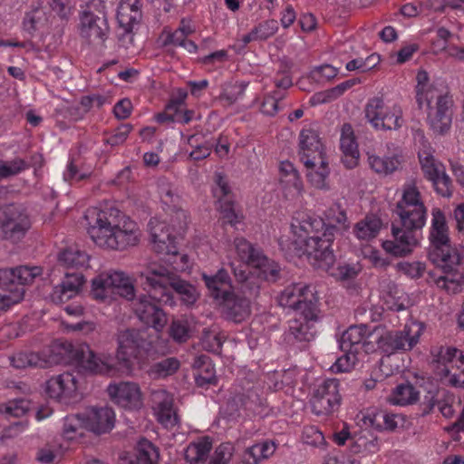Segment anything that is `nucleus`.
Instances as JSON below:
<instances>
[{"label":"nucleus","instance_id":"nucleus-1","mask_svg":"<svg viewBox=\"0 0 464 464\" xmlns=\"http://www.w3.org/2000/svg\"><path fill=\"white\" fill-rule=\"evenodd\" d=\"M152 249L167 256V259L150 260L144 264L137 276L145 291L155 302L169 306L176 305L174 293L186 305L194 304L199 293L198 289L179 276L190 267L187 255H179L176 237L169 232L165 219L152 218L149 223Z\"/></svg>","mask_w":464,"mask_h":464},{"label":"nucleus","instance_id":"nucleus-2","mask_svg":"<svg viewBox=\"0 0 464 464\" xmlns=\"http://www.w3.org/2000/svg\"><path fill=\"white\" fill-rule=\"evenodd\" d=\"M293 247L298 255L306 256L316 268L323 269L339 280L353 278L359 269L351 265L334 268V256L331 249L336 227L324 221L310 211H298L292 219Z\"/></svg>","mask_w":464,"mask_h":464},{"label":"nucleus","instance_id":"nucleus-3","mask_svg":"<svg viewBox=\"0 0 464 464\" xmlns=\"http://www.w3.org/2000/svg\"><path fill=\"white\" fill-rule=\"evenodd\" d=\"M87 232L96 246L122 251L139 244L141 231L138 224L114 208H89L85 213Z\"/></svg>","mask_w":464,"mask_h":464},{"label":"nucleus","instance_id":"nucleus-4","mask_svg":"<svg viewBox=\"0 0 464 464\" xmlns=\"http://www.w3.org/2000/svg\"><path fill=\"white\" fill-rule=\"evenodd\" d=\"M395 211L402 228L392 227L393 240L383 241L382 247L392 256H403L411 254L418 245L413 231L421 229L427 219V208L415 182L403 184Z\"/></svg>","mask_w":464,"mask_h":464},{"label":"nucleus","instance_id":"nucleus-5","mask_svg":"<svg viewBox=\"0 0 464 464\" xmlns=\"http://www.w3.org/2000/svg\"><path fill=\"white\" fill-rule=\"evenodd\" d=\"M278 303L295 312L294 318L289 322L288 337L297 342L312 341L320 320L318 298L312 287L301 282L291 284L281 292Z\"/></svg>","mask_w":464,"mask_h":464},{"label":"nucleus","instance_id":"nucleus-6","mask_svg":"<svg viewBox=\"0 0 464 464\" xmlns=\"http://www.w3.org/2000/svg\"><path fill=\"white\" fill-rule=\"evenodd\" d=\"M298 156L306 169L308 182L316 189H330L329 157L318 132L312 128L303 129L298 137Z\"/></svg>","mask_w":464,"mask_h":464},{"label":"nucleus","instance_id":"nucleus-7","mask_svg":"<svg viewBox=\"0 0 464 464\" xmlns=\"http://www.w3.org/2000/svg\"><path fill=\"white\" fill-rule=\"evenodd\" d=\"M416 81L417 103L427 113L430 129L438 134L447 132L451 125V97L430 82L425 71L418 72Z\"/></svg>","mask_w":464,"mask_h":464},{"label":"nucleus","instance_id":"nucleus-8","mask_svg":"<svg viewBox=\"0 0 464 464\" xmlns=\"http://www.w3.org/2000/svg\"><path fill=\"white\" fill-rule=\"evenodd\" d=\"M145 333L137 329H124L117 334L116 357L111 354L102 353L101 355L111 356L116 372L119 371L127 375H133L135 370H143L146 366L144 355H150L151 343L145 339Z\"/></svg>","mask_w":464,"mask_h":464},{"label":"nucleus","instance_id":"nucleus-9","mask_svg":"<svg viewBox=\"0 0 464 464\" xmlns=\"http://www.w3.org/2000/svg\"><path fill=\"white\" fill-rule=\"evenodd\" d=\"M53 351L57 356L52 359L53 362H76L92 373L112 374L116 372L111 356L95 354L86 343L74 345L68 341H60L54 343Z\"/></svg>","mask_w":464,"mask_h":464},{"label":"nucleus","instance_id":"nucleus-10","mask_svg":"<svg viewBox=\"0 0 464 464\" xmlns=\"http://www.w3.org/2000/svg\"><path fill=\"white\" fill-rule=\"evenodd\" d=\"M136 295L134 279L121 270H110L97 275L91 282V295L93 299L111 303L117 295L127 300Z\"/></svg>","mask_w":464,"mask_h":464},{"label":"nucleus","instance_id":"nucleus-11","mask_svg":"<svg viewBox=\"0 0 464 464\" xmlns=\"http://www.w3.org/2000/svg\"><path fill=\"white\" fill-rule=\"evenodd\" d=\"M42 273L40 266H21L0 269V310L21 302L24 296L23 285L32 284Z\"/></svg>","mask_w":464,"mask_h":464},{"label":"nucleus","instance_id":"nucleus-12","mask_svg":"<svg viewBox=\"0 0 464 464\" xmlns=\"http://www.w3.org/2000/svg\"><path fill=\"white\" fill-rule=\"evenodd\" d=\"M425 329L424 323L410 321L402 331H388L378 326L372 331V337L383 353L391 354L412 350L419 343Z\"/></svg>","mask_w":464,"mask_h":464},{"label":"nucleus","instance_id":"nucleus-13","mask_svg":"<svg viewBox=\"0 0 464 464\" xmlns=\"http://www.w3.org/2000/svg\"><path fill=\"white\" fill-rule=\"evenodd\" d=\"M110 33L106 5L102 0H92L80 14L79 34L91 44H103Z\"/></svg>","mask_w":464,"mask_h":464},{"label":"nucleus","instance_id":"nucleus-14","mask_svg":"<svg viewBox=\"0 0 464 464\" xmlns=\"http://www.w3.org/2000/svg\"><path fill=\"white\" fill-rule=\"evenodd\" d=\"M364 114L370 125L377 130H395L403 123L401 105L382 96L370 99L365 105Z\"/></svg>","mask_w":464,"mask_h":464},{"label":"nucleus","instance_id":"nucleus-15","mask_svg":"<svg viewBox=\"0 0 464 464\" xmlns=\"http://www.w3.org/2000/svg\"><path fill=\"white\" fill-rule=\"evenodd\" d=\"M435 372L440 381L453 387L464 388V354L451 346L440 347L433 354Z\"/></svg>","mask_w":464,"mask_h":464},{"label":"nucleus","instance_id":"nucleus-16","mask_svg":"<svg viewBox=\"0 0 464 464\" xmlns=\"http://www.w3.org/2000/svg\"><path fill=\"white\" fill-rule=\"evenodd\" d=\"M312 411L318 416L334 413L341 404L340 384L336 379L318 381L310 392Z\"/></svg>","mask_w":464,"mask_h":464},{"label":"nucleus","instance_id":"nucleus-17","mask_svg":"<svg viewBox=\"0 0 464 464\" xmlns=\"http://www.w3.org/2000/svg\"><path fill=\"white\" fill-rule=\"evenodd\" d=\"M46 395L63 404H71L82 397V385L78 375L63 372L49 378L44 384Z\"/></svg>","mask_w":464,"mask_h":464},{"label":"nucleus","instance_id":"nucleus-18","mask_svg":"<svg viewBox=\"0 0 464 464\" xmlns=\"http://www.w3.org/2000/svg\"><path fill=\"white\" fill-rule=\"evenodd\" d=\"M30 227V219L22 207L14 204L0 207V232L4 238L17 242Z\"/></svg>","mask_w":464,"mask_h":464},{"label":"nucleus","instance_id":"nucleus-19","mask_svg":"<svg viewBox=\"0 0 464 464\" xmlns=\"http://www.w3.org/2000/svg\"><path fill=\"white\" fill-rule=\"evenodd\" d=\"M419 160L424 177L432 183L435 191L442 197L452 195V182L446 168L427 150L419 152Z\"/></svg>","mask_w":464,"mask_h":464},{"label":"nucleus","instance_id":"nucleus-20","mask_svg":"<svg viewBox=\"0 0 464 464\" xmlns=\"http://www.w3.org/2000/svg\"><path fill=\"white\" fill-rule=\"evenodd\" d=\"M141 294L132 301V310L139 321L149 327H152L157 332L161 331L167 324V315L165 312L152 301L150 293Z\"/></svg>","mask_w":464,"mask_h":464},{"label":"nucleus","instance_id":"nucleus-21","mask_svg":"<svg viewBox=\"0 0 464 464\" xmlns=\"http://www.w3.org/2000/svg\"><path fill=\"white\" fill-rule=\"evenodd\" d=\"M107 392L110 399L123 409L136 411L143 406V394L137 382H112L108 385Z\"/></svg>","mask_w":464,"mask_h":464},{"label":"nucleus","instance_id":"nucleus-22","mask_svg":"<svg viewBox=\"0 0 464 464\" xmlns=\"http://www.w3.org/2000/svg\"><path fill=\"white\" fill-rule=\"evenodd\" d=\"M265 401L255 392L247 391L245 394H239L227 401L226 406L221 408V414L230 419H235L241 415V411H245L248 416L251 413L261 415L264 413L263 408Z\"/></svg>","mask_w":464,"mask_h":464},{"label":"nucleus","instance_id":"nucleus-23","mask_svg":"<svg viewBox=\"0 0 464 464\" xmlns=\"http://www.w3.org/2000/svg\"><path fill=\"white\" fill-rule=\"evenodd\" d=\"M141 17L139 0H121L117 11V20L123 34L120 36L121 44L129 48L132 44V29Z\"/></svg>","mask_w":464,"mask_h":464},{"label":"nucleus","instance_id":"nucleus-24","mask_svg":"<svg viewBox=\"0 0 464 464\" xmlns=\"http://www.w3.org/2000/svg\"><path fill=\"white\" fill-rule=\"evenodd\" d=\"M173 401L172 394L165 390H158L152 393L153 414L166 429H173L179 423V416Z\"/></svg>","mask_w":464,"mask_h":464},{"label":"nucleus","instance_id":"nucleus-25","mask_svg":"<svg viewBox=\"0 0 464 464\" xmlns=\"http://www.w3.org/2000/svg\"><path fill=\"white\" fill-rule=\"evenodd\" d=\"M233 247L242 264L236 266L235 263L230 261L229 265L231 266L234 275L238 281L247 282V271L261 253L254 248V246L243 237L235 238Z\"/></svg>","mask_w":464,"mask_h":464},{"label":"nucleus","instance_id":"nucleus-26","mask_svg":"<svg viewBox=\"0 0 464 464\" xmlns=\"http://www.w3.org/2000/svg\"><path fill=\"white\" fill-rule=\"evenodd\" d=\"M372 332H369L364 324L350 326L341 336L340 347L342 350L353 349L365 353L374 351L372 341H367L372 337Z\"/></svg>","mask_w":464,"mask_h":464},{"label":"nucleus","instance_id":"nucleus-27","mask_svg":"<svg viewBox=\"0 0 464 464\" xmlns=\"http://www.w3.org/2000/svg\"><path fill=\"white\" fill-rule=\"evenodd\" d=\"M279 183L284 195L288 199L300 197L304 192V184L294 164L288 160L279 164Z\"/></svg>","mask_w":464,"mask_h":464},{"label":"nucleus","instance_id":"nucleus-28","mask_svg":"<svg viewBox=\"0 0 464 464\" xmlns=\"http://www.w3.org/2000/svg\"><path fill=\"white\" fill-rule=\"evenodd\" d=\"M85 429L94 433L109 432L115 424V412L110 407L92 408L83 413Z\"/></svg>","mask_w":464,"mask_h":464},{"label":"nucleus","instance_id":"nucleus-29","mask_svg":"<svg viewBox=\"0 0 464 464\" xmlns=\"http://www.w3.org/2000/svg\"><path fill=\"white\" fill-rule=\"evenodd\" d=\"M202 278L206 284L208 293L216 302L221 305L228 300L234 293L232 292L231 280L227 272L221 268L216 275H202Z\"/></svg>","mask_w":464,"mask_h":464},{"label":"nucleus","instance_id":"nucleus-30","mask_svg":"<svg viewBox=\"0 0 464 464\" xmlns=\"http://www.w3.org/2000/svg\"><path fill=\"white\" fill-rule=\"evenodd\" d=\"M342 162L346 169H353L359 165L360 151L353 127L343 124L340 134Z\"/></svg>","mask_w":464,"mask_h":464},{"label":"nucleus","instance_id":"nucleus-31","mask_svg":"<svg viewBox=\"0 0 464 464\" xmlns=\"http://www.w3.org/2000/svg\"><path fill=\"white\" fill-rule=\"evenodd\" d=\"M380 303L382 309L392 311L405 310L409 299L405 292L391 281L382 282L380 289Z\"/></svg>","mask_w":464,"mask_h":464},{"label":"nucleus","instance_id":"nucleus-32","mask_svg":"<svg viewBox=\"0 0 464 464\" xmlns=\"http://www.w3.org/2000/svg\"><path fill=\"white\" fill-rule=\"evenodd\" d=\"M214 197L217 198L220 204L221 217L225 222L233 226L240 222L241 217L237 213L234 205L227 198L228 187L226 180L221 177H217L216 187L213 188Z\"/></svg>","mask_w":464,"mask_h":464},{"label":"nucleus","instance_id":"nucleus-33","mask_svg":"<svg viewBox=\"0 0 464 464\" xmlns=\"http://www.w3.org/2000/svg\"><path fill=\"white\" fill-rule=\"evenodd\" d=\"M403 421L404 418L402 415L378 411H368L362 418L363 426L374 430H394L402 425Z\"/></svg>","mask_w":464,"mask_h":464},{"label":"nucleus","instance_id":"nucleus-34","mask_svg":"<svg viewBox=\"0 0 464 464\" xmlns=\"http://www.w3.org/2000/svg\"><path fill=\"white\" fill-rule=\"evenodd\" d=\"M367 162L370 169L380 176L391 175L401 166V159L398 153L381 156L373 152H368Z\"/></svg>","mask_w":464,"mask_h":464},{"label":"nucleus","instance_id":"nucleus-35","mask_svg":"<svg viewBox=\"0 0 464 464\" xmlns=\"http://www.w3.org/2000/svg\"><path fill=\"white\" fill-rule=\"evenodd\" d=\"M83 278L78 274H67L62 283L56 285L51 295L54 303H64L79 294Z\"/></svg>","mask_w":464,"mask_h":464},{"label":"nucleus","instance_id":"nucleus-36","mask_svg":"<svg viewBox=\"0 0 464 464\" xmlns=\"http://www.w3.org/2000/svg\"><path fill=\"white\" fill-rule=\"evenodd\" d=\"M382 222L375 215H367L356 222L353 227L354 237L361 242H370L380 233Z\"/></svg>","mask_w":464,"mask_h":464},{"label":"nucleus","instance_id":"nucleus-37","mask_svg":"<svg viewBox=\"0 0 464 464\" xmlns=\"http://www.w3.org/2000/svg\"><path fill=\"white\" fill-rule=\"evenodd\" d=\"M135 457H123L120 464H158V449L148 440L141 439L137 444Z\"/></svg>","mask_w":464,"mask_h":464},{"label":"nucleus","instance_id":"nucleus-38","mask_svg":"<svg viewBox=\"0 0 464 464\" xmlns=\"http://www.w3.org/2000/svg\"><path fill=\"white\" fill-rule=\"evenodd\" d=\"M276 444L273 440H263L246 449L242 456L244 464H259L274 455Z\"/></svg>","mask_w":464,"mask_h":464},{"label":"nucleus","instance_id":"nucleus-39","mask_svg":"<svg viewBox=\"0 0 464 464\" xmlns=\"http://www.w3.org/2000/svg\"><path fill=\"white\" fill-rule=\"evenodd\" d=\"M279 266L260 254L256 262L247 271L248 281L253 276L261 280L275 281L278 277Z\"/></svg>","mask_w":464,"mask_h":464},{"label":"nucleus","instance_id":"nucleus-40","mask_svg":"<svg viewBox=\"0 0 464 464\" xmlns=\"http://www.w3.org/2000/svg\"><path fill=\"white\" fill-rule=\"evenodd\" d=\"M227 316L235 321L242 322L250 314V303L246 297L233 294L228 300L221 304Z\"/></svg>","mask_w":464,"mask_h":464},{"label":"nucleus","instance_id":"nucleus-41","mask_svg":"<svg viewBox=\"0 0 464 464\" xmlns=\"http://www.w3.org/2000/svg\"><path fill=\"white\" fill-rule=\"evenodd\" d=\"M420 392L410 382L397 385L390 396L388 401L393 405L405 406L415 403L419 400Z\"/></svg>","mask_w":464,"mask_h":464},{"label":"nucleus","instance_id":"nucleus-42","mask_svg":"<svg viewBox=\"0 0 464 464\" xmlns=\"http://www.w3.org/2000/svg\"><path fill=\"white\" fill-rule=\"evenodd\" d=\"M48 22L45 10L42 7H34L25 13L23 20V30L33 36L36 32L44 29Z\"/></svg>","mask_w":464,"mask_h":464},{"label":"nucleus","instance_id":"nucleus-43","mask_svg":"<svg viewBox=\"0 0 464 464\" xmlns=\"http://www.w3.org/2000/svg\"><path fill=\"white\" fill-rule=\"evenodd\" d=\"M212 448V441L208 437L199 438L187 447L185 458L189 463L204 461Z\"/></svg>","mask_w":464,"mask_h":464},{"label":"nucleus","instance_id":"nucleus-44","mask_svg":"<svg viewBox=\"0 0 464 464\" xmlns=\"http://www.w3.org/2000/svg\"><path fill=\"white\" fill-rule=\"evenodd\" d=\"M58 260L67 267L83 268L88 266L90 256L78 247L71 246L60 253Z\"/></svg>","mask_w":464,"mask_h":464},{"label":"nucleus","instance_id":"nucleus-45","mask_svg":"<svg viewBox=\"0 0 464 464\" xmlns=\"http://www.w3.org/2000/svg\"><path fill=\"white\" fill-rule=\"evenodd\" d=\"M85 429V419L82 415H70L64 418L63 437L71 441L78 440Z\"/></svg>","mask_w":464,"mask_h":464},{"label":"nucleus","instance_id":"nucleus-46","mask_svg":"<svg viewBox=\"0 0 464 464\" xmlns=\"http://www.w3.org/2000/svg\"><path fill=\"white\" fill-rule=\"evenodd\" d=\"M324 217L330 223H334L344 230L350 227L346 208L339 201L333 203L325 210Z\"/></svg>","mask_w":464,"mask_h":464},{"label":"nucleus","instance_id":"nucleus-47","mask_svg":"<svg viewBox=\"0 0 464 464\" xmlns=\"http://www.w3.org/2000/svg\"><path fill=\"white\" fill-rule=\"evenodd\" d=\"M344 353L331 366L334 372H346L354 368L361 359L362 352L353 349L342 350Z\"/></svg>","mask_w":464,"mask_h":464},{"label":"nucleus","instance_id":"nucleus-48","mask_svg":"<svg viewBox=\"0 0 464 464\" xmlns=\"http://www.w3.org/2000/svg\"><path fill=\"white\" fill-rule=\"evenodd\" d=\"M198 368L196 382L198 385L212 383L216 380V372L213 365L207 356H200L196 361Z\"/></svg>","mask_w":464,"mask_h":464},{"label":"nucleus","instance_id":"nucleus-49","mask_svg":"<svg viewBox=\"0 0 464 464\" xmlns=\"http://www.w3.org/2000/svg\"><path fill=\"white\" fill-rule=\"evenodd\" d=\"M159 194L162 204L169 208L179 206L180 197L178 188L174 185L166 180H160L159 183Z\"/></svg>","mask_w":464,"mask_h":464},{"label":"nucleus","instance_id":"nucleus-50","mask_svg":"<svg viewBox=\"0 0 464 464\" xmlns=\"http://www.w3.org/2000/svg\"><path fill=\"white\" fill-rule=\"evenodd\" d=\"M11 363L14 368L24 369L29 366L43 367L46 361L35 353H18L11 358Z\"/></svg>","mask_w":464,"mask_h":464},{"label":"nucleus","instance_id":"nucleus-51","mask_svg":"<svg viewBox=\"0 0 464 464\" xmlns=\"http://www.w3.org/2000/svg\"><path fill=\"white\" fill-rule=\"evenodd\" d=\"M179 367V362L175 358H167L161 362L154 363L148 373L152 378L166 377L174 373Z\"/></svg>","mask_w":464,"mask_h":464},{"label":"nucleus","instance_id":"nucleus-52","mask_svg":"<svg viewBox=\"0 0 464 464\" xmlns=\"http://www.w3.org/2000/svg\"><path fill=\"white\" fill-rule=\"evenodd\" d=\"M379 450V444L377 440L372 437H365L362 436L359 437L355 442L354 445L352 448V451L354 454H360L362 456H366L369 454L375 453Z\"/></svg>","mask_w":464,"mask_h":464},{"label":"nucleus","instance_id":"nucleus-53","mask_svg":"<svg viewBox=\"0 0 464 464\" xmlns=\"http://www.w3.org/2000/svg\"><path fill=\"white\" fill-rule=\"evenodd\" d=\"M29 409L28 401L24 400H14L0 407V411L7 418L21 417L25 414Z\"/></svg>","mask_w":464,"mask_h":464},{"label":"nucleus","instance_id":"nucleus-54","mask_svg":"<svg viewBox=\"0 0 464 464\" xmlns=\"http://www.w3.org/2000/svg\"><path fill=\"white\" fill-rule=\"evenodd\" d=\"M171 211V227L178 235H181L187 228L188 215L180 206L169 208Z\"/></svg>","mask_w":464,"mask_h":464},{"label":"nucleus","instance_id":"nucleus-55","mask_svg":"<svg viewBox=\"0 0 464 464\" xmlns=\"http://www.w3.org/2000/svg\"><path fill=\"white\" fill-rule=\"evenodd\" d=\"M253 30L258 41H265L276 34L278 24L276 20L269 19L258 24Z\"/></svg>","mask_w":464,"mask_h":464},{"label":"nucleus","instance_id":"nucleus-56","mask_svg":"<svg viewBox=\"0 0 464 464\" xmlns=\"http://www.w3.org/2000/svg\"><path fill=\"white\" fill-rule=\"evenodd\" d=\"M234 453L235 448L232 443H221L215 449L211 459L217 464H228Z\"/></svg>","mask_w":464,"mask_h":464},{"label":"nucleus","instance_id":"nucleus-57","mask_svg":"<svg viewBox=\"0 0 464 464\" xmlns=\"http://www.w3.org/2000/svg\"><path fill=\"white\" fill-rule=\"evenodd\" d=\"M284 94L279 91H275L266 95L261 104V111L263 114L274 116L278 111V102L282 100Z\"/></svg>","mask_w":464,"mask_h":464},{"label":"nucleus","instance_id":"nucleus-58","mask_svg":"<svg viewBox=\"0 0 464 464\" xmlns=\"http://www.w3.org/2000/svg\"><path fill=\"white\" fill-rule=\"evenodd\" d=\"M302 440L304 443L314 447H322L325 443L323 432L314 426H308L304 429Z\"/></svg>","mask_w":464,"mask_h":464},{"label":"nucleus","instance_id":"nucleus-59","mask_svg":"<svg viewBox=\"0 0 464 464\" xmlns=\"http://www.w3.org/2000/svg\"><path fill=\"white\" fill-rule=\"evenodd\" d=\"M380 62V58L376 54H371L367 58H356L346 63V69L348 71L362 70L365 72L371 68L376 66Z\"/></svg>","mask_w":464,"mask_h":464},{"label":"nucleus","instance_id":"nucleus-60","mask_svg":"<svg viewBox=\"0 0 464 464\" xmlns=\"http://www.w3.org/2000/svg\"><path fill=\"white\" fill-rule=\"evenodd\" d=\"M245 89L244 83H227L223 88L221 97L228 104H232L242 97Z\"/></svg>","mask_w":464,"mask_h":464},{"label":"nucleus","instance_id":"nucleus-61","mask_svg":"<svg viewBox=\"0 0 464 464\" xmlns=\"http://www.w3.org/2000/svg\"><path fill=\"white\" fill-rule=\"evenodd\" d=\"M398 269L411 278H417L423 275L425 264L420 261L401 262L398 264Z\"/></svg>","mask_w":464,"mask_h":464},{"label":"nucleus","instance_id":"nucleus-62","mask_svg":"<svg viewBox=\"0 0 464 464\" xmlns=\"http://www.w3.org/2000/svg\"><path fill=\"white\" fill-rule=\"evenodd\" d=\"M170 335L177 342H185L189 337L188 322L186 320L173 321L170 326Z\"/></svg>","mask_w":464,"mask_h":464},{"label":"nucleus","instance_id":"nucleus-63","mask_svg":"<svg viewBox=\"0 0 464 464\" xmlns=\"http://www.w3.org/2000/svg\"><path fill=\"white\" fill-rule=\"evenodd\" d=\"M26 168V164L21 159L10 162L0 163V179L14 176Z\"/></svg>","mask_w":464,"mask_h":464},{"label":"nucleus","instance_id":"nucleus-64","mask_svg":"<svg viewBox=\"0 0 464 464\" xmlns=\"http://www.w3.org/2000/svg\"><path fill=\"white\" fill-rule=\"evenodd\" d=\"M49 4L52 9L63 19H67L72 14L74 5L72 0H50Z\"/></svg>","mask_w":464,"mask_h":464}]
</instances>
